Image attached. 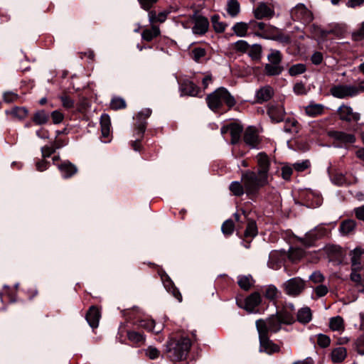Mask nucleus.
<instances>
[{
    "label": "nucleus",
    "mask_w": 364,
    "mask_h": 364,
    "mask_svg": "<svg viewBox=\"0 0 364 364\" xmlns=\"http://www.w3.org/2000/svg\"><path fill=\"white\" fill-rule=\"evenodd\" d=\"M160 29L157 26L152 25L150 28L144 29L141 33V38L146 41H151L160 35Z\"/></svg>",
    "instance_id": "obj_27"
},
{
    "label": "nucleus",
    "mask_w": 364,
    "mask_h": 364,
    "mask_svg": "<svg viewBox=\"0 0 364 364\" xmlns=\"http://www.w3.org/2000/svg\"><path fill=\"white\" fill-rule=\"evenodd\" d=\"M267 60L269 63L264 65V73L268 76L280 75L284 70L281 65L282 60L281 52L277 50H271L267 55Z\"/></svg>",
    "instance_id": "obj_4"
},
{
    "label": "nucleus",
    "mask_w": 364,
    "mask_h": 364,
    "mask_svg": "<svg viewBox=\"0 0 364 364\" xmlns=\"http://www.w3.org/2000/svg\"><path fill=\"white\" fill-rule=\"evenodd\" d=\"M222 232L225 235H231L234 230V223L232 220H225L221 227Z\"/></svg>",
    "instance_id": "obj_54"
},
{
    "label": "nucleus",
    "mask_w": 364,
    "mask_h": 364,
    "mask_svg": "<svg viewBox=\"0 0 364 364\" xmlns=\"http://www.w3.org/2000/svg\"><path fill=\"white\" fill-rule=\"evenodd\" d=\"M276 314L283 324L291 325L296 321L294 314L287 310V309H282V311H278Z\"/></svg>",
    "instance_id": "obj_26"
},
{
    "label": "nucleus",
    "mask_w": 364,
    "mask_h": 364,
    "mask_svg": "<svg viewBox=\"0 0 364 364\" xmlns=\"http://www.w3.org/2000/svg\"><path fill=\"white\" fill-rule=\"evenodd\" d=\"M191 346V343L188 338L170 339L166 344L168 357L174 362L181 361L186 358Z\"/></svg>",
    "instance_id": "obj_2"
},
{
    "label": "nucleus",
    "mask_w": 364,
    "mask_h": 364,
    "mask_svg": "<svg viewBox=\"0 0 364 364\" xmlns=\"http://www.w3.org/2000/svg\"><path fill=\"white\" fill-rule=\"evenodd\" d=\"M230 191L232 193V194L235 196H241L244 193H246L247 196H255L258 192H248L247 191V188L245 187V183L241 178V181H235L231 182L229 186Z\"/></svg>",
    "instance_id": "obj_14"
},
{
    "label": "nucleus",
    "mask_w": 364,
    "mask_h": 364,
    "mask_svg": "<svg viewBox=\"0 0 364 364\" xmlns=\"http://www.w3.org/2000/svg\"><path fill=\"white\" fill-rule=\"evenodd\" d=\"M337 114L341 121L348 122V124H355L360 119V113L354 111L349 105L343 103L338 109Z\"/></svg>",
    "instance_id": "obj_6"
},
{
    "label": "nucleus",
    "mask_w": 364,
    "mask_h": 364,
    "mask_svg": "<svg viewBox=\"0 0 364 364\" xmlns=\"http://www.w3.org/2000/svg\"><path fill=\"white\" fill-rule=\"evenodd\" d=\"M268 267L272 269H278L281 267L282 261L278 258L276 252H272L269 256Z\"/></svg>",
    "instance_id": "obj_39"
},
{
    "label": "nucleus",
    "mask_w": 364,
    "mask_h": 364,
    "mask_svg": "<svg viewBox=\"0 0 364 364\" xmlns=\"http://www.w3.org/2000/svg\"><path fill=\"white\" fill-rule=\"evenodd\" d=\"M250 45L247 41L240 40L232 44V48L237 52L247 53Z\"/></svg>",
    "instance_id": "obj_48"
},
{
    "label": "nucleus",
    "mask_w": 364,
    "mask_h": 364,
    "mask_svg": "<svg viewBox=\"0 0 364 364\" xmlns=\"http://www.w3.org/2000/svg\"><path fill=\"white\" fill-rule=\"evenodd\" d=\"M353 213L358 220L364 222V205L355 208Z\"/></svg>",
    "instance_id": "obj_64"
},
{
    "label": "nucleus",
    "mask_w": 364,
    "mask_h": 364,
    "mask_svg": "<svg viewBox=\"0 0 364 364\" xmlns=\"http://www.w3.org/2000/svg\"><path fill=\"white\" fill-rule=\"evenodd\" d=\"M297 121L294 119L287 118L284 120V131L287 133L294 132V127L297 124Z\"/></svg>",
    "instance_id": "obj_52"
},
{
    "label": "nucleus",
    "mask_w": 364,
    "mask_h": 364,
    "mask_svg": "<svg viewBox=\"0 0 364 364\" xmlns=\"http://www.w3.org/2000/svg\"><path fill=\"white\" fill-rule=\"evenodd\" d=\"M151 114V110L146 108L140 111L136 116V125L137 134L142 136L146 127V119L148 118Z\"/></svg>",
    "instance_id": "obj_12"
},
{
    "label": "nucleus",
    "mask_w": 364,
    "mask_h": 364,
    "mask_svg": "<svg viewBox=\"0 0 364 364\" xmlns=\"http://www.w3.org/2000/svg\"><path fill=\"white\" fill-rule=\"evenodd\" d=\"M166 19V13L161 12L158 15L155 12L151 11L149 13V20L151 23L160 22L163 23Z\"/></svg>",
    "instance_id": "obj_47"
},
{
    "label": "nucleus",
    "mask_w": 364,
    "mask_h": 364,
    "mask_svg": "<svg viewBox=\"0 0 364 364\" xmlns=\"http://www.w3.org/2000/svg\"><path fill=\"white\" fill-rule=\"evenodd\" d=\"M127 338L129 341L139 346L144 344L146 341V336L144 333L135 331H128Z\"/></svg>",
    "instance_id": "obj_31"
},
{
    "label": "nucleus",
    "mask_w": 364,
    "mask_h": 364,
    "mask_svg": "<svg viewBox=\"0 0 364 364\" xmlns=\"http://www.w3.org/2000/svg\"><path fill=\"white\" fill-rule=\"evenodd\" d=\"M208 105L214 112L218 111L223 104L230 108L233 107L236 101L233 96L225 87H220L208 95L206 98Z\"/></svg>",
    "instance_id": "obj_3"
},
{
    "label": "nucleus",
    "mask_w": 364,
    "mask_h": 364,
    "mask_svg": "<svg viewBox=\"0 0 364 364\" xmlns=\"http://www.w3.org/2000/svg\"><path fill=\"white\" fill-rule=\"evenodd\" d=\"M139 326L156 333H159L161 330V328H156L155 322L153 320H141Z\"/></svg>",
    "instance_id": "obj_42"
},
{
    "label": "nucleus",
    "mask_w": 364,
    "mask_h": 364,
    "mask_svg": "<svg viewBox=\"0 0 364 364\" xmlns=\"http://www.w3.org/2000/svg\"><path fill=\"white\" fill-rule=\"evenodd\" d=\"M274 95V90L272 87L269 85L264 86L259 89L255 94L257 102L262 103L270 100Z\"/></svg>",
    "instance_id": "obj_19"
},
{
    "label": "nucleus",
    "mask_w": 364,
    "mask_h": 364,
    "mask_svg": "<svg viewBox=\"0 0 364 364\" xmlns=\"http://www.w3.org/2000/svg\"><path fill=\"white\" fill-rule=\"evenodd\" d=\"M110 107L113 109H122L126 107V102L121 97H114L111 101Z\"/></svg>",
    "instance_id": "obj_55"
},
{
    "label": "nucleus",
    "mask_w": 364,
    "mask_h": 364,
    "mask_svg": "<svg viewBox=\"0 0 364 364\" xmlns=\"http://www.w3.org/2000/svg\"><path fill=\"white\" fill-rule=\"evenodd\" d=\"M274 14V11L264 3L260 4L254 10V16L257 19L270 18Z\"/></svg>",
    "instance_id": "obj_17"
},
{
    "label": "nucleus",
    "mask_w": 364,
    "mask_h": 364,
    "mask_svg": "<svg viewBox=\"0 0 364 364\" xmlns=\"http://www.w3.org/2000/svg\"><path fill=\"white\" fill-rule=\"evenodd\" d=\"M290 15L294 21L303 23H309L313 20V14L304 4H298L290 11Z\"/></svg>",
    "instance_id": "obj_9"
},
{
    "label": "nucleus",
    "mask_w": 364,
    "mask_h": 364,
    "mask_svg": "<svg viewBox=\"0 0 364 364\" xmlns=\"http://www.w3.org/2000/svg\"><path fill=\"white\" fill-rule=\"evenodd\" d=\"M249 29L254 32L267 31H268L269 25L264 22H258L255 20H251L248 22Z\"/></svg>",
    "instance_id": "obj_38"
},
{
    "label": "nucleus",
    "mask_w": 364,
    "mask_h": 364,
    "mask_svg": "<svg viewBox=\"0 0 364 364\" xmlns=\"http://www.w3.org/2000/svg\"><path fill=\"white\" fill-rule=\"evenodd\" d=\"M329 326L333 331H343L344 324L343 318L339 316L331 318L330 319Z\"/></svg>",
    "instance_id": "obj_37"
},
{
    "label": "nucleus",
    "mask_w": 364,
    "mask_h": 364,
    "mask_svg": "<svg viewBox=\"0 0 364 364\" xmlns=\"http://www.w3.org/2000/svg\"><path fill=\"white\" fill-rule=\"evenodd\" d=\"M278 290L274 285H269L264 292L265 296L269 299H274L277 296Z\"/></svg>",
    "instance_id": "obj_59"
},
{
    "label": "nucleus",
    "mask_w": 364,
    "mask_h": 364,
    "mask_svg": "<svg viewBox=\"0 0 364 364\" xmlns=\"http://www.w3.org/2000/svg\"><path fill=\"white\" fill-rule=\"evenodd\" d=\"M62 147V144H58L55 146H45L41 148L42 156L43 158L49 157L52 154H53L56 149Z\"/></svg>",
    "instance_id": "obj_53"
},
{
    "label": "nucleus",
    "mask_w": 364,
    "mask_h": 364,
    "mask_svg": "<svg viewBox=\"0 0 364 364\" xmlns=\"http://www.w3.org/2000/svg\"><path fill=\"white\" fill-rule=\"evenodd\" d=\"M237 283L241 289L247 291L252 285V278L251 276H239Z\"/></svg>",
    "instance_id": "obj_45"
},
{
    "label": "nucleus",
    "mask_w": 364,
    "mask_h": 364,
    "mask_svg": "<svg viewBox=\"0 0 364 364\" xmlns=\"http://www.w3.org/2000/svg\"><path fill=\"white\" fill-rule=\"evenodd\" d=\"M324 106L321 104H311L306 107V113L311 117H316L321 114L323 112Z\"/></svg>",
    "instance_id": "obj_35"
},
{
    "label": "nucleus",
    "mask_w": 364,
    "mask_h": 364,
    "mask_svg": "<svg viewBox=\"0 0 364 364\" xmlns=\"http://www.w3.org/2000/svg\"><path fill=\"white\" fill-rule=\"evenodd\" d=\"M50 118V115L43 109L38 110L33 116L32 120L37 125L46 124Z\"/></svg>",
    "instance_id": "obj_32"
},
{
    "label": "nucleus",
    "mask_w": 364,
    "mask_h": 364,
    "mask_svg": "<svg viewBox=\"0 0 364 364\" xmlns=\"http://www.w3.org/2000/svg\"><path fill=\"white\" fill-rule=\"evenodd\" d=\"M28 110L25 107H16L11 110H6V114H11L14 118L22 120L28 115Z\"/></svg>",
    "instance_id": "obj_34"
},
{
    "label": "nucleus",
    "mask_w": 364,
    "mask_h": 364,
    "mask_svg": "<svg viewBox=\"0 0 364 364\" xmlns=\"http://www.w3.org/2000/svg\"><path fill=\"white\" fill-rule=\"evenodd\" d=\"M350 280L356 284L357 286H362L364 283L363 275L360 272H351L350 275Z\"/></svg>",
    "instance_id": "obj_63"
},
{
    "label": "nucleus",
    "mask_w": 364,
    "mask_h": 364,
    "mask_svg": "<svg viewBox=\"0 0 364 364\" xmlns=\"http://www.w3.org/2000/svg\"><path fill=\"white\" fill-rule=\"evenodd\" d=\"M260 302V294L258 292H254L246 298L245 308L249 312H252Z\"/></svg>",
    "instance_id": "obj_21"
},
{
    "label": "nucleus",
    "mask_w": 364,
    "mask_h": 364,
    "mask_svg": "<svg viewBox=\"0 0 364 364\" xmlns=\"http://www.w3.org/2000/svg\"><path fill=\"white\" fill-rule=\"evenodd\" d=\"M364 255V249L357 247L350 252V262H361V256Z\"/></svg>",
    "instance_id": "obj_49"
},
{
    "label": "nucleus",
    "mask_w": 364,
    "mask_h": 364,
    "mask_svg": "<svg viewBox=\"0 0 364 364\" xmlns=\"http://www.w3.org/2000/svg\"><path fill=\"white\" fill-rule=\"evenodd\" d=\"M311 318L312 314L310 308L305 306L298 311L296 321H298L301 323L306 324L309 323Z\"/></svg>",
    "instance_id": "obj_25"
},
{
    "label": "nucleus",
    "mask_w": 364,
    "mask_h": 364,
    "mask_svg": "<svg viewBox=\"0 0 364 364\" xmlns=\"http://www.w3.org/2000/svg\"><path fill=\"white\" fill-rule=\"evenodd\" d=\"M306 282L300 277L288 279L283 284L285 293L291 296H299L305 289Z\"/></svg>",
    "instance_id": "obj_7"
},
{
    "label": "nucleus",
    "mask_w": 364,
    "mask_h": 364,
    "mask_svg": "<svg viewBox=\"0 0 364 364\" xmlns=\"http://www.w3.org/2000/svg\"><path fill=\"white\" fill-rule=\"evenodd\" d=\"M331 339L330 338L322 333H319L317 335V344L321 348H326L330 345Z\"/></svg>",
    "instance_id": "obj_56"
},
{
    "label": "nucleus",
    "mask_w": 364,
    "mask_h": 364,
    "mask_svg": "<svg viewBox=\"0 0 364 364\" xmlns=\"http://www.w3.org/2000/svg\"><path fill=\"white\" fill-rule=\"evenodd\" d=\"M353 38L355 41H360L364 39V21L361 23L360 26L352 33Z\"/></svg>",
    "instance_id": "obj_62"
},
{
    "label": "nucleus",
    "mask_w": 364,
    "mask_h": 364,
    "mask_svg": "<svg viewBox=\"0 0 364 364\" xmlns=\"http://www.w3.org/2000/svg\"><path fill=\"white\" fill-rule=\"evenodd\" d=\"M100 125L102 134L104 137H107L110 133L111 122L109 116L107 114H103L100 118Z\"/></svg>",
    "instance_id": "obj_33"
},
{
    "label": "nucleus",
    "mask_w": 364,
    "mask_h": 364,
    "mask_svg": "<svg viewBox=\"0 0 364 364\" xmlns=\"http://www.w3.org/2000/svg\"><path fill=\"white\" fill-rule=\"evenodd\" d=\"M268 114L273 122L278 123L284 120L285 111L281 106H272L269 108Z\"/></svg>",
    "instance_id": "obj_23"
},
{
    "label": "nucleus",
    "mask_w": 364,
    "mask_h": 364,
    "mask_svg": "<svg viewBox=\"0 0 364 364\" xmlns=\"http://www.w3.org/2000/svg\"><path fill=\"white\" fill-rule=\"evenodd\" d=\"M347 355L346 348L342 346L334 348L331 352V360L333 363H341Z\"/></svg>",
    "instance_id": "obj_30"
},
{
    "label": "nucleus",
    "mask_w": 364,
    "mask_h": 364,
    "mask_svg": "<svg viewBox=\"0 0 364 364\" xmlns=\"http://www.w3.org/2000/svg\"><path fill=\"white\" fill-rule=\"evenodd\" d=\"M243 139L245 144L251 148H256L259 144L258 134L252 127H249L245 130Z\"/></svg>",
    "instance_id": "obj_16"
},
{
    "label": "nucleus",
    "mask_w": 364,
    "mask_h": 364,
    "mask_svg": "<svg viewBox=\"0 0 364 364\" xmlns=\"http://www.w3.org/2000/svg\"><path fill=\"white\" fill-rule=\"evenodd\" d=\"M310 166V162L309 160H304L301 161H298L292 164V166L294 170L298 172H302L307 169Z\"/></svg>",
    "instance_id": "obj_57"
},
{
    "label": "nucleus",
    "mask_w": 364,
    "mask_h": 364,
    "mask_svg": "<svg viewBox=\"0 0 364 364\" xmlns=\"http://www.w3.org/2000/svg\"><path fill=\"white\" fill-rule=\"evenodd\" d=\"M242 127L236 123H231L230 124V133L231 135V144H237L240 139L242 132Z\"/></svg>",
    "instance_id": "obj_29"
},
{
    "label": "nucleus",
    "mask_w": 364,
    "mask_h": 364,
    "mask_svg": "<svg viewBox=\"0 0 364 364\" xmlns=\"http://www.w3.org/2000/svg\"><path fill=\"white\" fill-rule=\"evenodd\" d=\"M257 235V227L255 220H249L246 230L245 231V236L246 237H254Z\"/></svg>",
    "instance_id": "obj_43"
},
{
    "label": "nucleus",
    "mask_w": 364,
    "mask_h": 364,
    "mask_svg": "<svg viewBox=\"0 0 364 364\" xmlns=\"http://www.w3.org/2000/svg\"><path fill=\"white\" fill-rule=\"evenodd\" d=\"M63 106L66 109H71L74 107L75 102L69 96L64 95L60 97Z\"/></svg>",
    "instance_id": "obj_60"
},
{
    "label": "nucleus",
    "mask_w": 364,
    "mask_h": 364,
    "mask_svg": "<svg viewBox=\"0 0 364 364\" xmlns=\"http://www.w3.org/2000/svg\"><path fill=\"white\" fill-rule=\"evenodd\" d=\"M328 233L327 230L321 225H318L313 230H311L306 235V239L309 240L306 245L311 246L313 242Z\"/></svg>",
    "instance_id": "obj_20"
},
{
    "label": "nucleus",
    "mask_w": 364,
    "mask_h": 364,
    "mask_svg": "<svg viewBox=\"0 0 364 364\" xmlns=\"http://www.w3.org/2000/svg\"><path fill=\"white\" fill-rule=\"evenodd\" d=\"M211 23L215 32L222 33L225 31L226 24L220 21L218 15H213L211 17Z\"/></svg>",
    "instance_id": "obj_41"
},
{
    "label": "nucleus",
    "mask_w": 364,
    "mask_h": 364,
    "mask_svg": "<svg viewBox=\"0 0 364 364\" xmlns=\"http://www.w3.org/2000/svg\"><path fill=\"white\" fill-rule=\"evenodd\" d=\"M163 282L165 288L166 290L171 293L172 295L179 301L181 302L182 301V296L180 293V291L178 290V289L175 287L173 282L168 277H166V278L164 279H163Z\"/></svg>",
    "instance_id": "obj_28"
},
{
    "label": "nucleus",
    "mask_w": 364,
    "mask_h": 364,
    "mask_svg": "<svg viewBox=\"0 0 364 364\" xmlns=\"http://www.w3.org/2000/svg\"><path fill=\"white\" fill-rule=\"evenodd\" d=\"M181 95L196 96L199 88L191 80L185 79L180 82Z\"/></svg>",
    "instance_id": "obj_15"
},
{
    "label": "nucleus",
    "mask_w": 364,
    "mask_h": 364,
    "mask_svg": "<svg viewBox=\"0 0 364 364\" xmlns=\"http://www.w3.org/2000/svg\"><path fill=\"white\" fill-rule=\"evenodd\" d=\"M331 94L336 98L345 99L354 97L358 95V90L355 85H336L330 89Z\"/></svg>",
    "instance_id": "obj_8"
},
{
    "label": "nucleus",
    "mask_w": 364,
    "mask_h": 364,
    "mask_svg": "<svg viewBox=\"0 0 364 364\" xmlns=\"http://www.w3.org/2000/svg\"><path fill=\"white\" fill-rule=\"evenodd\" d=\"M227 7L228 13L232 16H237L240 12V4L237 0H228Z\"/></svg>",
    "instance_id": "obj_44"
},
{
    "label": "nucleus",
    "mask_w": 364,
    "mask_h": 364,
    "mask_svg": "<svg viewBox=\"0 0 364 364\" xmlns=\"http://www.w3.org/2000/svg\"><path fill=\"white\" fill-rule=\"evenodd\" d=\"M206 54L205 49L203 48H195L191 51V58L196 61V62H200V59L203 58Z\"/></svg>",
    "instance_id": "obj_50"
},
{
    "label": "nucleus",
    "mask_w": 364,
    "mask_h": 364,
    "mask_svg": "<svg viewBox=\"0 0 364 364\" xmlns=\"http://www.w3.org/2000/svg\"><path fill=\"white\" fill-rule=\"evenodd\" d=\"M354 346L358 353L364 355V333L355 340Z\"/></svg>",
    "instance_id": "obj_51"
},
{
    "label": "nucleus",
    "mask_w": 364,
    "mask_h": 364,
    "mask_svg": "<svg viewBox=\"0 0 364 364\" xmlns=\"http://www.w3.org/2000/svg\"><path fill=\"white\" fill-rule=\"evenodd\" d=\"M247 53L252 60H259L261 58L262 47L260 45L254 44L252 46H249Z\"/></svg>",
    "instance_id": "obj_40"
},
{
    "label": "nucleus",
    "mask_w": 364,
    "mask_h": 364,
    "mask_svg": "<svg viewBox=\"0 0 364 364\" xmlns=\"http://www.w3.org/2000/svg\"><path fill=\"white\" fill-rule=\"evenodd\" d=\"M357 223L353 219H348L342 221L340 225L339 230L343 235H348L355 232Z\"/></svg>",
    "instance_id": "obj_24"
},
{
    "label": "nucleus",
    "mask_w": 364,
    "mask_h": 364,
    "mask_svg": "<svg viewBox=\"0 0 364 364\" xmlns=\"http://www.w3.org/2000/svg\"><path fill=\"white\" fill-rule=\"evenodd\" d=\"M58 167L64 178L72 177L77 171V167L68 161L63 162Z\"/></svg>",
    "instance_id": "obj_18"
},
{
    "label": "nucleus",
    "mask_w": 364,
    "mask_h": 364,
    "mask_svg": "<svg viewBox=\"0 0 364 364\" xmlns=\"http://www.w3.org/2000/svg\"><path fill=\"white\" fill-rule=\"evenodd\" d=\"M306 65L302 63H297L291 66L289 69V73L291 76H296L304 73L306 71Z\"/></svg>",
    "instance_id": "obj_46"
},
{
    "label": "nucleus",
    "mask_w": 364,
    "mask_h": 364,
    "mask_svg": "<svg viewBox=\"0 0 364 364\" xmlns=\"http://www.w3.org/2000/svg\"><path fill=\"white\" fill-rule=\"evenodd\" d=\"M100 318V314L98 309L95 306H91L87 313L86 320L92 328L98 326Z\"/></svg>",
    "instance_id": "obj_22"
},
{
    "label": "nucleus",
    "mask_w": 364,
    "mask_h": 364,
    "mask_svg": "<svg viewBox=\"0 0 364 364\" xmlns=\"http://www.w3.org/2000/svg\"><path fill=\"white\" fill-rule=\"evenodd\" d=\"M192 18L194 23L192 28L193 33L199 36H203L206 33L209 28L208 19L203 16L196 14L193 16Z\"/></svg>",
    "instance_id": "obj_11"
},
{
    "label": "nucleus",
    "mask_w": 364,
    "mask_h": 364,
    "mask_svg": "<svg viewBox=\"0 0 364 364\" xmlns=\"http://www.w3.org/2000/svg\"><path fill=\"white\" fill-rule=\"evenodd\" d=\"M324 276L319 271L314 272L309 276V280L315 284L322 283L324 281Z\"/></svg>",
    "instance_id": "obj_61"
},
{
    "label": "nucleus",
    "mask_w": 364,
    "mask_h": 364,
    "mask_svg": "<svg viewBox=\"0 0 364 364\" xmlns=\"http://www.w3.org/2000/svg\"><path fill=\"white\" fill-rule=\"evenodd\" d=\"M283 324L278 316L272 315L266 320L259 319L256 321V327L258 333H264L269 335V333H277L281 329Z\"/></svg>",
    "instance_id": "obj_5"
},
{
    "label": "nucleus",
    "mask_w": 364,
    "mask_h": 364,
    "mask_svg": "<svg viewBox=\"0 0 364 364\" xmlns=\"http://www.w3.org/2000/svg\"><path fill=\"white\" fill-rule=\"evenodd\" d=\"M328 136L343 144H353L356 140L354 134L342 131H331L328 132Z\"/></svg>",
    "instance_id": "obj_13"
},
{
    "label": "nucleus",
    "mask_w": 364,
    "mask_h": 364,
    "mask_svg": "<svg viewBox=\"0 0 364 364\" xmlns=\"http://www.w3.org/2000/svg\"><path fill=\"white\" fill-rule=\"evenodd\" d=\"M256 171L247 170L242 173V179L248 192H258L267 186L272 178L270 174L271 162L269 157L264 152H259L255 156Z\"/></svg>",
    "instance_id": "obj_1"
},
{
    "label": "nucleus",
    "mask_w": 364,
    "mask_h": 364,
    "mask_svg": "<svg viewBox=\"0 0 364 364\" xmlns=\"http://www.w3.org/2000/svg\"><path fill=\"white\" fill-rule=\"evenodd\" d=\"M249 29L248 23L238 22L232 26V30L235 33L240 37H244L246 36L247 30Z\"/></svg>",
    "instance_id": "obj_36"
},
{
    "label": "nucleus",
    "mask_w": 364,
    "mask_h": 364,
    "mask_svg": "<svg viewBox=\"0 0 364 364\" xmlns=\"http://www.w3.org/2000/svg\"><path fill=\"white\" fill-rule=\"evenodd\" d=\"M145 355L151 360H154L159 357L160 351L155 347L149 346L145 349Z\"/></svg>",
    "instance_id": "obj_58"
},
{
    "label": "nucleus",
    "mask_w": 364,
    "mask_h": 364,
    "mask_svg": "<svg viewBox=\"0 0 364 364\" xmlns=\"http://www.w3.org/2000/svg\"><path fill=\"white\" fill-rule=\"evenodd\" d=\"M259 340V351L265 352L267 354H272L279 351V346L272 342L269 338V335L264 333H258Z\"/></svg>",
    "instance_id": "obj_10"
}]
</instances>
